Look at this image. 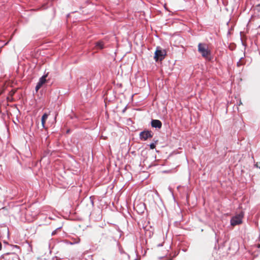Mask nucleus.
<instances>
[{
	"instance_id": "12",
	"label": "nucleus",
	"mask_w": 260,
	"mask_h": 260,
	"mask_svg": "<svg viewBox=\"0 0 260 260\" xmlns=\"http://www.w3.org/2000/svg\"><path fill=\"white\" fill-rule=\"evenodd\" d=\"M150 148L151 149H153L155 148V146H156V142L155 143H151L150 145Z\"/></svg>"
},
{
	"instance_id": "8",
	"label": "nucleus",
	"mask_w": 260,
	"mask_h": 260,
	"mask_svg": "<svg viewBox=\"0 0 260 260\" xmlns=\"http://www.w3.org/2000/svg\"><path fill=\"white\" fill-rule=\"evenodd\" d=\"M254 11L255 14L260 17V4L255 6L254 8Z\"/></svg>"
},
{
	"instance_id": "17",
	"label": "nucleus",
	"mask_w": 260,
	"mask_h": 260,
	"mask_svg": "<svg viewBox=\"0 0 260 260\" xmlns=\"http://www.w3.org/2000/svg\"><path fill=\"white\" fill-rule=\"evenodd\" d=\"M61 229V227H59V228H57L55 230H54V231L52 232V235H55L56 233V231Z\"/></svg>"
},
{
	"instance_id": "13",
	"label": "nucleus",
	"mask_w": 260,
	"mask_h": 260,
	"mask_svg": "<svg viewBox=\"0 0 260 260\" xmlns=\"http://www.w3.org/2000/svg\"><path fill=\"white\" fill-rule=\"evenodd\" d=\"M243 59V57H241L240 60H239V61L237 62V66L238 67H240L241 66V65L243 64V62H242V59Z\"/></svg>"
},
{
	"instance_id": "4",
	"label": "nucleus",
	"mask_w": 260,
	"mask_h": 260,
	"mask_svg": "<svg viewBox=\"0 0 260 260\" xmlns=\"http://www.w3.org/2000/svg\"><path fill=\"white\" fill-rule=\"evenodd\" d=\"M140 139L146 141L153 137V133L151 131H144L140 133Z\"/></svg>"
},
{
	"instance_id": "19",
	"label": "nucleus",
	"mask_w": 260,
	"mask_h": 260,
	"mask_svg": "<svg viewBox=\"0 0 260 260\" xmlns=\"http://www.w3.org/2000/svg\"><path fill=\"white\" fill-rule=\"evenodd\" d=\"M2 244L1 243V242H0V250L2 249Z\"/></svg>"
},
{
	"instance_id": "14",
	"label": "nucleus",
	"mask_w": 260,
	"mask_h": 260,
	"mask_svg": "<svg viewBox=\"0 0 260 260\" xmlns=\"http://www.w3.org/2000/svg\"><path fill=\"white\" fill-rule=\"evenodd\" d=\"M41 85L37 83L35 87L36 91H38L39 89L41 88Z\"/></svg>"
},
{
	"instance_id": "5",
	"label": "nucleus",
	"mask_w": 260,
	"mask_h": 260,
	"mask_svg": "<svg viewBox=\"0 0 260 260\" xmlns=\"http://www.w3.org/2000/svg\"><path fill=\"white\" fill-rule=\"evenodd\" d=\"M151 125L152 127L160 129L162 127V123L159 120L153 119L151 120Z\"/></svg>"
},
{
	"instance_id": "2",
	"label": "nucleus",
	"mask_w": 260,
	"mask_h": 260,
	"mask_svg": "<svg viewBox=\"0 0 260 260\" xmlns=\"http://www.w3.org/2000/svg\"><path fill=\"white\" fill-rule=\"evenodd\" d=\"M166 55V51L165 49H162L160 47H157L155 53L154 58L156 61L158 60H162Z\"/></svg>"
},
{
	"instance_id": "20",
	"label": "nucleus",
	"mask_w": 260,
	"mask_h": 260,
	"mask_svg": "<svg viewBox=\"0 0 260 260\" xmlns=\"http://www.w3.org/2000/svg\"><path fill=\"white\" fill-rule=\"evenodd\" d=\"M162 246V244H159V245H158V246Z\"/></svg>"
},
{
	"instance_id": "9",
	"label": "nucleus",
	"mask_w": 260,
	"mask_h": 260,
	"mask_svg": "<svg viewBox=\"0 0 260 260\" xmlns=\"http://www.w3.org/2000/svg\"><path fill=\"white\" fill-rule=\"evenodd\" d=\"M48 115H49L48 114L44 113L42 117L41 122L43 127L45 126L46 120L48 118Z\"/></svg>"
},
{
	"instance_id": "11",
	"label": "nucleus",
	"mask_w": 260,
	"mask_h": 260,
	"mask_svg": "<svg viewBox=\"0 0 260 260\" xmlns=\"http://www.w3.org/2000/svg\"><path fill=\"white\" fill-rule=\"evenodd\" d=\"M4 255H10L13 259H17L18 256L13 252H7L6 253L4 254Z\"/></svg>"
},
{
	"instance_id": "3",
	"label": "nucleus",
	"mask_w": 260,
	"mask_h": 260,
	"mask_svg": "<svg viewBox=\"0 0 260 260\" xmlns=\"http://www.w3.org/2000/svg\"><path fill=\"white\" fill-rule=\"evenodd\" d=\"M243 217V213H241L238 215L233 217L231 219V225L234 226L241 223Z\"/></svg>"
},
{
	"instance_id": "10",
	"label": "nucleus",
	"mask_w": 260,
	"mask_h": 260,
	"mask_svg": "<svg viewBox=\"0 0 260 260\" xmlns=\"http://www.w3.org/2000/svg\"><path fill=\"white\" fill-rule=\"evenodd\" d=\"M71 239L72 240V243H71V245H74L78 244L80 242V239L79 237H76V238H71Z\"/></svg>"
},
{
	"instance_id": "7",
	"label": "nucleus",
	"mask_w": 260,
	"mask_h": 260,
	"mask_svg": "<svg viewBox=\"0 0 260 260\" xmlns=\"http://www.w3.org/2000/svg\"><path fill=\"white\" fill-rule=\"evenodd\" d=\"M47 76L48 74L43 75L39 79V82L37 83L42 86V85L46 82V78L47 77Z\"/></svg>"
},
{
	"instance_id": "1",
	"label": "nucleus",
	"mask_w": 260,
	"mask_h": 260,
	"mask_svg": "<svg viewBox=\"0 0 260 260\" xmlns=\"http://www.w3.org/2000/svg\"><path fill=\"white\" fill-rule=\"evenodd\" d=\"M198 51L201 54L202 56L208 60L211 59V51L209 49L206 44L199 43L198 45Z\"/></svg>"
},
{
	"instance_id": "16",
	"label": "nucleus",
	"mask_w": 260,
	"mask_h": 260,
	"mask_svg": "<svg viewBox=\"0 0 260 260\" xmlns=\"http://www.w3.org/2000/svg\"><path fill=\"white\" fill-rule=\"evenodd\" d=\"M254 167L257 168H259L260 169V162H256L255 165H254Z\"/></svg>"
},
{
	"instance_id": "15",
	"label": "nucleus",
	"mask_w": 260,
	"mask_h": 260,
	"mask_svg": "<svg viewBox=\"0 0 260 260\" xmlns=\"http://www.w3.org/2000/svg\"><path fill=\"white\" fill-rule=\"evenodd\" d=\"M189 2L190 3L189 6H190V7L193 6L194 4V0H189Z\"/></svg>"
},
{
	"instance_id": "6",
	"label": "nucleus",
	"mask_w": 260,
	"mask_h": 260,
	"mask_svg": "<svg viewBox=\"0 0 260 260\" xmlns=\"http://www.w3.org/2000/svg\"><path fill=\"white\" fill-rule=\"evenodd\" d=\"M104 43L103 41H99L95 43V47L97 49H102L104 48Z\"/></svg>"
},
{
	"instance_id": "18",
	"label": "nucleus",
	"mask_w": 260,
	"mask_h": 260,
	"mask_svg": "<svg viewBox=\"0 0 260 260\" xmlns=\"http://www.w3.org/2000/svg\"><path fill=\"white\" fill-rule=\"evenodd\" d=\"M66 243H67V244H70V245H71V243H72V241H71V242L67 241V242H66Z\"/></svg>"
}]
</instances>
